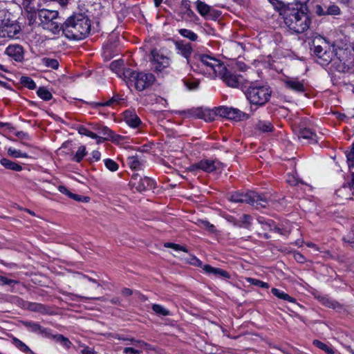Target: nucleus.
Listing matches in <instances>:
<instances>
[{"label": "nucleus", "mask_w": 354, "mask_h": 354, "mask_svg": "<svg viewBox=\"0 0 354 354\" xmlns=\"http://www.w3.org/2000/svg\"><path fill=\"white\" fill-rule=\"evenodd\" d=\"M203 270L205 271L208 274H212L216 277H221L223 279H230V274L221 268H214L210 265H205L203 268Z\"/></svg>", "instance_id": "obj_24"}, {"label": "nucleus", "mask_w": 354, "mask_h": 354, "mask_svg": "<svg viewBox=\"0 0 354 354\" xmlns=\"http://www.w3.org/2000/svg\"><path fill=\"white\" fill-rule=\"evenodd\" d=\"M175 49L177 54L181 55L186 59L187 66H190L192 62L191 55L193 53L192 44L183 40H174Z\"/></svg>", "instance_id": "obj_13"}, {"label": "nucleus", "mask_w": 354, "mask_h": 354, "mask_svg": "<svg viewBox=\"0 0 354 354\" xmlns=\"http://www.w3.org/2000/svg\"><path fill=\"white\" fill-rule=\"evenodd\" d=\"M18 281L13 279H8L7 277L0 275V286H12L14 284H17Z\"/></svg>", "instance_id": "obj_59"}, {"label": "nucleus", "mask_w": 354, "mask_h": 354, "mask_svg": "<svg viewBox=\"0 0 354 354\" xmlns=\"http://www.w3.org/2000/svg\"><path fill=\"white\" fill-rule=\"evenodd\" d=\"M229 200L236 203H247L257 209L266 207L268 204V199L264 195L254 192H235L230 194Z\"/></svg>", "instance_id": "obj_4"}, {"label": "nucleus", "mask_w": 354, "mask_h": 354, "mask_svg": "<svg viewBox=\"0 0 354 354\" xmlns=\"http://www.w3.org/2000/svg\"><path fill=\"white\" fill-rule=\"evenodd\" d=\"M122 75H123V77L124 79L127 81V82H134L135 80H136V75L138 73V72L136 71H133L131 68H124L122 69Z\"/></svg>", "instance_id": "obj_36"}, {"label": "nucleus", "mask_w": 354, "mask_h": 354, "mask_svg": "<svg viewBox=\"0 0 354 354\" xmlns=\"http://www.w3.org/2000/svg\"><path fill=\"white\" fill-rule=\"evenodd\" d=\"M196 8L198 12L203 17L207 16L209 13L210 6L203 1H198L196 2Z\"/></svg>", "instance_id": "obj_41"}, {"label": "nucleus", "mask_w": 354, "mask_h": 354, "mask_svg": "<svg viewBox=\"0 0 354 354\" xmlns=\"http://www.w3.org/2000/svg\"><path fill=\"white\" fill-rule=\"evenodd\" d=\"M133 291L128 288H124L121 290V294L126 297H130L133 295Z\"/></svg>", "instance_id": "obj_63"}, {"label": "nucleus", "mask_w": 354, "mask_h": 354, "mask_svg": "<svg viewBox=\"0 0 354 354\" xmlns=\"http://www.w3.org/2000/svg\"><path fill=\"white\" fill-rule=\"evenodd\" d=\"M245 93L251 104L263 106L270 100L272 91L264 86L250 85Z\"/></svg>", "instance_id": "obj_5"}, {"label": "nucleus", "mask_w": 354, "mask_h": 354, "mask_svg": "<svg viewBox=\"0 0 354 354\" xmlns=\"http://www.w3.org/2000/svg\"><path fill=\"white\" fill-rule=\"evenodd\" d=\"M151 62L156 72H162L170 65V58L160 53L158 50L151 51Z\"/></svg>", "instance_id": "obj_11"}, {"label": "nucleus", "mask_w": 354, "mask_h": 354, "mask_svg": "<svg viewBox=\"0 0 354 354\" xmlns=\"http://www.w3.org/2000/svg\"><path fill=\"white\" fill-rule=\"evenodd\" d=\"M12 343L13 344L19 348L20 351L24 352V353H32L31 350L29 348V347L24 344L23 342H21L20 339H19L17 337L12 338Z\"/></svg>", "instance_id": "obj_45"}, {"label": "nucleus", "mask_w": 354, "mask_h": 354, "mask_svg": "<svg viewBox=\"0 0 354 354\" xmlns=\"http://www.w3.org/2000/svg\"><path fill=\"white\" fill-rule=\"evenodd\" d=\"M124 99L119 95H113L111 99L106 102H91L89 104L91 106L95 109H98L100 107L103 106H110L113 104H119Z\"/></svg>", "instance_id": "obj_22"}, {"label": "nucleus", "mask_w": 354, "mask_h": 354, "mask_svg": "<svg viewBox=\"0 0 354 354\" xmlns=\"http://www.w3.org/2000/svg\"><path fill=\"white\" fill-rule=\"evenodd\" d=\"M187 113L192 118L203 119L207 122L214 120L209 111L208 109H203L201 107L190 109L187 111Z\"/></svg>", "instance_id": "obj_19"}, {"label": "nucleus", "mask_w": 354, "mask_h": 354, "mask_svg": "<svg viewBox=\"0 0 354 354\" xmlns=\"http://www.w3.org/2000/svg\"><path fill=\"white\" fill-rule=\"evenodd\" d=\"M50 338H53L56 342L61 343L66 348H69L72 345L71 341L67 337H65L64 335L61 334H57L55 335L51 334Z\"/></svg>", "instance_id": "obj_40"}, {"label": "nucleus", "mask_w": 354, "mask_h": 354, "mask_svg": "<svg viewBox=\"0 0 354 354\" xmlns=\"http://www.w3.org/2000/svg\"><path fill=\"white\" fill-rule=\"evenodd\" d=\"M221 162L216 160L203 159L187 167V171L196 174L199 171L212 173L219 169Z\"/></svg>", "instance_id": "obj_9"}, {"label": "nucleus", "mask_w": 354, "mask_h": 354, "mask_svg": "<svg viewBox=\"0 0 354 354\" xmlns=\"http://www.w3.org/2000/svg\"><path fill=\"white\" fill-rule=\"evenodd\" d=\"M184 85L186 86V88L189 91L196 90L200 84V81L196 80L194 81H190V80H184Z\"/></svg>", "instance_id": "obj_53"}, {"label": "nucleus", "mask_w": 354, "mask_h": 354, "mask_svg": "<svg viewBox=\"0 0 354 354\" xmlns=\"http://www.w3.org/2000/svg\"><path fill=\"white\" fill-rule=\"evenodd\" d=\"M111 337L114 339H117L119 340L131 342L134 346L138 347H143L148 346V344L146 342L142 340L135 339L134 338L129 337L118 333H113L111 335Z\"/></svg>", "instance_id": "obj_27"}, {"label": "nucleus", "mask_w": 354, "mask_h": 354, "mask_svg": "<svg viewBox=\"0 0 354 354\" xmlns=\"http://www.w3.org/2000/svg\"><path fill=\"white\" fill-rule=\"evenodd\" d=\"M247 281L250 283H251V284H252L254 286H259V287L263 288H269V285H268V283L262 281H261L259 279H253V278H248Z\"/></svg>", "instance_id": "obj_54"}, {"label": "nucleus", "mask_w": 354, "mask_h": 354, "mask_svg": "<svg viewBox=\"0 0 354 354\" xmlns=\"http://www.w3.org/2000/svg\"><path fill=\"white\" fill-rule=\"evenodd\" d=\"M37 94L41 99L45 101H48L53 97L51 93L45 87H39L37 91Z\"/></svg>", "instance_id": "obj_42"}, {"label": "nucleus", "mask_w": 354, "mask_h": 354, "mask_svg": "<svg viewBox=\"0 0 354 354\" xmlns=\"http://www.w3.org/2000/svg\"><path fill=\"white\" fill-rule=\"evenodd\" d=\"M130 185L138 192H142L147 190L153 189L156 188V182L151 178L140 176L136 173L131 176Z\"/></svg>", "instance_id": "obj_7"}, {"label": "nucleus", "mask_w": 354, "mask_h": 354, "mask_svg": "<svg viewBox=\"0 0 354 354\" xmlns=\"http://www.w3.org/2000/svg\"><path fill=\"white\" fill-rule=\"evenodd\" d=\"M71 280L74 284L79 285L82 284L84 282L85 280H88L91 282H93L97 285V287L100 286V284L98 281L94 279H92L85 274H83L80 272H75L71 276Z\"/></svg>", "instance_id": "obj_26"}, {"label": "nucleus", "mask_w": 354, "mask_h": 354, "mask_svg": "<svg viewBox=\"0 0 354 354\" xmlns=\"http://www.w3.org/2000/svg\"><path fill=\"white\" fill-rule=\"evenodd\" d=\"M216 115L236 121L244 120L248 118V115L238 109L220 106L216 108Z\"/></svg>", "instance_id": "obj_10"}, {"label": "nucleus", "mask_w": 354, "mask_h": 354, "mask_svg": "<svg viewBox=\"0 0 354 354\" xmlns=\"http://www.w3.org/2000/svg\"><path fill=\"white\" fill-rule=\"evenodd\" d=\"M321 302L324 306L333 309H337L341 307L337 301L325 297H322Z\"/></svg>", "instance_id": "obj_43"}, {"label": "nucleus", "mask_w": 354, "mask_h": 354, "mask_svg": "<svg viewBox=\"0 0 354 354\" xmlns=\"http://www.w3.org/2000/svg\"><path fill=\"white\" fill-rule=\"evenodd\" d=\"M221 71V73H218L216 77H219L228 86L243 88V84H245V82L242 75L230 72L227 69L225 65L224 70Z\"/></svg>", "instance_id": "obj_8"}, {"label": "nucleus", "mask_w": 354, "mask_h": 354, "mask_svg": "<svg viewBox=\"0 0 354 354\" xmlns=\"http://www.w3.org/2000/svg\"><path fill=\"white\" fill-rule=\"evenodd\" d=\"M252 221V217L249 214H243L239 219V223H235V226L245 229H250Z\"/></svg>", "instance_id": "obj_30"}, {"label": "nucleus", "mask_w": 354, "mask_h": 354, "mask_svg": "<svg viewBox=\"0 0 354 354\" xmlns=\"http://www.w3.org/2000/svg\"><path fill=\"white\" fill-rule=\"evenodd\" d=\"M20 84L28 89L33 90L36 88V84L34 80L28 76H21L19 80Z\"/></svg>", "instance_id": "obj_37"}, {"label": "nucleus", "mask_w": 354, "mask_h": 354, "mask_svg": "<svg viewBox=\"0 0 354 354\" xmlns=\"http://www.w3.org/2000/svg\"><path fill=\"white\" fill-rule=\"evenodd\" d=\"M21 323L29 332L37 333L44 337H51L50 329L41 326L37 322L32 321H21Z\"/></svg>", "instance_id": "obj_16"}, {"label": "nucleus", "mask_w": 354, "mask_h": 354, "mask_svg": "<svg viewBox=\"0 0 354 354\" xmlns=\"http://www.w3.org/2000/svg\"><path fill=\"white\" fill-rule=\"evenodd\" d=\"M28 310L32 312L45 313L46 311V306L41 304L27 301L24 306Z\"/></svg>", "instance_id": "obj_32"}, {"label": "nucleus", "mask_w": 354, "mask_h": 354, "mask_svg": "<svg viewBox=\"0 0 354 354\" xmlns=\"http://www.w3.org/2000/svg\"><path fill=\"white\" fill-rule=\"evenodd\" d=\"M0 163L6 169H10L12 171H20L22 170V167L18 163L13 162L9 159L3 158L0 160Z\"/></svg>", "instance_id": "obj_29"}, {"label": "nucleus", "mask_w": 354, "mask_h": 354, "mask_svg": "<svg viewBox=\"0 0 354 354\" xmlns=\"http://www.w3.org/2000/svg\"><path fill=\"white\" fill-rule=\"evenodd\" d=\"M191 70L197 73L216 77L221 70H224V64L210 55L196 53L189 66Z\"/></svg>", "instance_id": "obj_3"}, {"label": "nucleus", "mask_w": 354, "mask_h": 354, "mask_svg": "<svg viewBox=\"0 0 354 354\" xmlns=\"http://www.w3.org/2000/svg\"><path fill=\"white\" fill-rule=\"evenodd\" d=\"M326 13H327V15H338L341 13V11L337 6L333 4L328 7Z\"/></svg>", "instance_id": "obj_57"}, {"label": "nucleus", "mask_w": 354, "mask_h": 354, "mask_svg": "<svg viewBox=\"0 0 354 354\" xmlns=\"http://www.w3.org/2000/svg\"><path fill=\"white\" fill-rule=\"evenodd\" d=\"M86 154L87 151L85 146H80L76 153L71 158V160L76 162H80Z\"/></svg>", "instance_id": "obj_39"}, {"label": "nucleus", "mask_w": 354, "mask_h": 354, "mask_svg": "<svg viewBox=\"0 0 354 354\" xmlns=\"http://www.w3.org/2000/svg\"><path fill=\"white\" fill-rule=\"evenodd\" d=\"M124 65V62L122 60H115L111 63L110 68L112 71H115L116 73H121L122 72V68Z\"/></svg>", "instance_id": "obj_51"}, {"label": "nucleus", "mask_w": 354, "mask_h": 354, "mask_svg": "<svg viewBox=\"0 0 354 354\" xmlns=\"http://www.w3.org/2000/svg\"><path fill=\"white\" fill-rule=\"evenodd\" d=\"M271 292L274 296H276L279 299H283L285 301H288L290 303H292L295 305H297V306L299 305L296 302V299L295 298L290 297L289 295L286 294V292H284L282 290H280L279 289L273 288H272Z\"/></svg>", "instance_id": "obj_28"}, {"label": "nucleus", "mask_w": 354, "mask_h": 354, "mask_svg": "<svg viewBox=\"0 0 354 354\" xmlns=\"http://www.w3.org/2000/svg\"><path fill=\"white\" fill-rule=\"evenodd\" d=\"M78 133L81 135L88 136L93 139H101V136H98L96 133H93V131H89L88 129H87L86 127H84L83 126H80L78 128Z\"/></svg>", "instance_id": "obj_48"}, {"label": "nucleus", "mask_w": 354, "mask_h": 354, "mask_svg": "<svg viewBox=\"0 0 354 354\" xmlns=\"http://www.w3.org/2000/svg\"><path fill=\"white\" fill-rule=\"evenodd\" d=\"M313 344L316 347L324 351L327 354H334L335 353L334 350L331 347L328 346L327 344L322 342L319 340H317V339L314 340Z\"/></svg>", "instance_id": "obj_46"}, {"label": "nucleus", "mask_w": 354, "mask_h": 354, "mask_svg": "<svg viewBox=\"0 0 354 354\" xmlns=\"http://www.w3.org/2000/svg\"><path fill=\"white\" fill-rule=\"evenodd\" d=\"M60 292L64 295H68L72 296L73 298L72 299L73 301H77V299L80 300H88V299H94V300H100L102 301H106V299L104 297H88L84 296H81L78 295H74L70 292H67L66 291H60Z\"/></svg>", "instance_id": "obj_34"}, {"label": "nucleus", "mask_w": 354, "mask_h": 354, "mask_svg": "<svg viewBox=\"0 0 354 354\" xmlns=\"http://www.w3.org/2000/svg\"><path fill=\"white\" fill-rule=\"evenodd\" d=\"M337 197L342 200H349L354 195V173L351 174V179L350 181L344 183L341 187L335 192Z\"/></svg>", "instance_id": "obj_17"}, {"label": "nucleus", "mask_w": 354, "mask_h": 354, "mask_svg": "<svg viewBox=\"0 0 354 354\" xmlns=\"http://www.w3.org/2000/svg\"><path fill=\"white\" fill-rule=\"evenodd\" d=\"M70 198L79 202H88L89 201V198L87 196H82L73 193L70 195Z\"/></svg>", "instance_id": "obj_60"}, {"label": "nucleus", "mask_w": 354, "mask_h": 354, "mask_svg": "<svg viewBox=\"0 0 354 354\" xmlns=\"http://www.w3.org/2000/svg\"><path fill=\"white\" fill-rule=\"evenodd\" d=\"M295 132L300 140H306L308 143H317L318 142V137L315 132L310 128L305 127L301 123L297 127Z\"/></svg>", "instance_id": "obj_14"}, {"label": "nucleus", "mask_w": 354, "mask_h": 354, "mask_svg": "<svg viewBox=\"0 0 354 354\" xmlns=\"http://www.w3.org/2000/svg\"><path fill=\"white\" fill-rule=\"evenodd\" d=\"M41 64L47 68L57 70L59 68V62L56 59L44 57L41 59Z\"/></svg>", "instance_id": "obj_35"}, {"label": "nucleus", "mask_w": 354, "mask_h": 354, "mask_svg": "<svg viewBox=\"0 0 354 354\" xmlns=\"http://www.w3.org/2000/svg\"><path fill=\"white\" fill-rule=\"evenodd\" d=\"M312 43L313 52L318 57H321L324 51L328 48L326 40L321 36L316 37Z\"/></svg>", "instance_id": "obj_21"}, {"label": "nucleus", "mask_w": 354, "mask_h": 354, "mask_svg": "<svg viewBox=\"0 0 354 354\" xmlns=\"http://www.w3.org/2000/svg\"><path fill=\"white\" fill-rule=\"evenodd\" d=\"M25 50L19 44H10L7 46L5 53L12 60L22 63L24 61Z\"/></svg>", "instance_id": "obj_18"}, {"label": "nucleus", "mask_w": 354, "mask_h": 354, "mask_svg": "<svg viewBox=\"0 0 354 354\" xmlns=\"http://www.w3.org/2000/svg\"><path fill=\"white\" fill-rule=\"evenodd\" d=\"M256 129L263 133H268L272 131L273 126L270 121L259 120L256 124Z\"/></svg>", "instance_id": "obj_33"}, {"label": "nucleus", "mask_w": 354, "mask_h": 354, "mask_svg": "<svg viewBox=\"0 0 354 354\" xmlns=\"http://www.w3.org/2000/svg\"><path fill=\"white\" fill-rule=\"evenodd\" d=\"M308 8L302 3L283 6L280 10L285 24L296 33L307 30L311 24V19L307 12Z\"/></svg>", "instance_id": "obj_1"}, {"label": "nucleus", "mask_w": 354, "mask_h": 354, "mask_svg": "<svg viewBox=\"0 0 354 354\" xmlns=\"http://www.w3.org/2000/svg\"><path fill=\"white\" fill-rule=\"evenodd\" d=\"M293 257L294 259L300 263H304L306 261L304 256L298 252H294Z\"/></svg>", "instance_id": "obj_62"}, {"label": "nucleus", "mask_w": 354, "mask_h": 354, "mask_svg": "<svg viewBox=\"0 0 354 354\" xmlns=\"http://www.w3.org/2000/svg\"><path fill=\"white\" fill-rule=\"evenodd\" d=\"M38 16L44 28L50 29L54 32L62 29L61 26L55 21L58 16L57 11L43 9L39 11Z\"/></svg>", "instance_id": "obj_6"}, {"label": "nucleus", "mask_w": 354, "mask_h": 354, "mask_svg": "<svg viewBox=\"0 0 354 354\" xmlns=\"http://www.w3.org/2000/svg\"><path fill=\"white\" fill-rule=\"evenodd\" d=\"M197 225L209 232L214 233L216 232L215 226L210 223L208 221L206 220H198Z\"/></svg>", "instance_id": "obj_44"}, {"label": "nucleus", "mask_w": 354, "mask_h": 354, "mask_svg": "<svg viewBox=\"0 0 354 354\" xmlns=\"http://www.w3.org/2000/svg\"><path fill=\"white\" fill-rule=\"evenodd\" d=\"M91 21L85 12H74L61 25L63 34L70 39L81 40L90 33Z\"/></svg>", "instance_id": "obj_2"}, {"label": "nucleus", "mask_w": 354, "mask_h": 354, "mask_svg": "<svg viewBox=\"0 0 354 354\" xmlns=\"http://www.w3.org/2000/svg\"><path fill=\"white\" fill-rule=\"evenodd\" d=\"M8 154L14 157V158H28V156L26 153H22L19 150H17L12 147H10L8 149Z\"/></svg>", "instance_id": "obj_52"}, {"label": "nucleus", "mask_w": 354, "mask_h": 354, "mask_svg": "<svg viewBox=\"0 0 354 354\" xmlns=\"http://www.w3.org/2000/svg\"><path fill=\"white\" fill-rule=\"evenodd\" d=\"M333 57V51L329 48L328 50L327 49L325 50L319 58L323 61L322 64H328L332 61Z\"/></svg>", "instance_id": "obj_47"}, {"label": "nucleus", "mask_w": 354, "mask_h": 354, "mask_svg": "<svg viewBox=\"0 0 354 354\" xmlns=\"http://www.w3.org/2000/svg\"><path fill=\"white\" fill-rule=\"evenodd\" d=\"M37 0H22V5L26 10L32 11L35 9V3Z\"/></svg>", "instance_id": "obj_58"}, {"label": "nucleus", "mask_w": 354, "mask_h": 354, "mask_svg": "<svg viewBox=\"0 0 354 354\" xmlns=\"http://www.w3.org/2000/svg\"><path fill=\"white\" fill-rule=\"evenodd\" d=\"M284 84L288 88L294 91L299 93H303L305 91L303 82H300L297 79L289 78L285 80Z\"/></svg>", "instance_id": "obj_25"}, {"label": "nucleus", "mask_w": 354, "mask_h": 354, "mask_svg": "<svg viewBox=\"0 0 354 354\" xmlns=\"http://www.w3.org/2000/svg\"><path fill=\"white\" fill-rule=\"evenodd\" d=\"M178 32L181 36L192 41H195L198 39V35L191 30L181 28L178 30Z\"/></svg>", "instance_id": "obj_38"}, {"label": "nucleus", "mask_w": 354, "mask_h": 354, "mask_svg": "<svg viewBox=\"0 0 354 354\" xmlns=\"http://www.w3.org/2000/svg\"><path fill=\"white\" fill-rule=\"evenodd\" d=\"M104 165L106 167L111 171H115L118 169V165L111 159H105Z\"/></svg>", "instance_id": "obj_56"}, {"label": "nucleus", "mask_w": 354, "mask_h": 354, "mask_svg": "<svg viewBox=\"0 0 354 354\" xmlns=\"http://www.w3.org/2000/svg\"><path fill=\"white\" fill-rule=\"evenodd\" d=\"M155 80V76L152 73L138 72L134 81V86L137 91H142L150 87Z\"/></svg>", "instance_id": "obj_12"}, {"label": "nucleus", "mask_w": 354, "mask_h": 354, "mask_svg": "<svg viewBox=\"0 0 354 354\" xmlns=\"http://www.w3.org/2000/svg\"><path fill=\"white\" fill-rule=\"evenodd\" d=\"M123 353L124 354H141L142 351L135 349V348H131V347H126L124 348Z\"/></svg>", "instance_id": "obj_61"}, {"label": "nucleus", "mask_w": 354, "mask_h": 354, "mask_svg": "<svg viewBox=\"0 0 354 354\" xmlns=\"http://www.w3.org/2000/svg\"><path fill=\"white\" fill-rule=\"evenodd\" d=\"M165 248H169L175 250L176 251H183L185 252H188V250L186 247L180 245L179 244H176L173 243H165L164 244Z\"/></svg>", "instance_id": "obj_55"}, {"label": "nucleus", "mask_w": 354, "mask_h": 354, "mask_svg": "<svg viewBox=\"0 0 354 354\" xmlns=\"http://www.w3.org/2000/svg\"><path fill=\"white\" fill-rule=\"evenodd\" d=\"M152 310L159 315L162 316H167L170 315L169 310L165 308L159 304H153L152 305Z\"/></svg>", "instance_id": "obj_49"}, {"label": "nucleus", "mask_w": 354, "mask_h": 354, "mask_svg": "<svg viewBox=\"0 0 354 354\" xmlns=\"http://www.w3.org/2000/svg\"><path fill=\"white\" fill-rule=\"evenodd\" d=\"M352 234L353 235V237H348V239L343 238V241L348 243L352 248H354V227L352 230Z\"/></svg>", "instance_id": "obj_64"}, {"label": "nucleus", "mask_w": 354, "mask_h": 354, "mask_svg": "<svg viewBox=\"0 0 354 354\" xmlns=\"http://www.w3.org/2000/svg\"><path fill=\"white\" fill-rule=\"evenodd\" d=\"M145 160L141 156L136 155L127 158V164L131 169L134 170H140L143 168Z\"/></svg>", "instance_id": "obj_23"}, {"label": "nucleus", "mask_w": 354, "mask_h": 354, "mask_svg": "<svg viewBox=\"0 0 354 354\" xmlns=\"http://www.w3.org/2000/svg\"><path fill=\"white\" fill-rule=\"evenodd\" d=\"M20 30V26L15 21H3L0 26V37L14 38Z\"/></svg>", "instance_id": "obj_15"}, {"label": "nucleus", "mask_w": 354, "mask_h": 354, "mask_svg": "<svg viewBox=\"0 0 354 354\" xmlns=\"http://www.w3.org/2000/svg\"><path fill=\"white\" fill-rule=\"evenodd\" d=\"M100 133L105 136L104 139L111 140L113 142H118L121 138L120 136L115 134L113 131L106 127H103L101 129Z\"/></svg>", "instance_id": "obj_31"}, {"label": "nucleus", "mask_w": 354, "mask_h": 354, "mask_svg": "<svg viewBox=\"0 0 354 354\" xmlns=\"http://www.w3.org/2000/svg\"><path fill=\"white\" fill-rule=\"evenodd\" d=\"M125 122L132 128H137L141 124V120L134 111L127 110L124 112Z\"/></svg>", "instance_id": "obj_20"}, {"label": "nucleus", "mask_w": 354, "mask_h": 354, "mask_svg": "<svg viewBox=\"0 0 354 354\" xmlns=\"http://www.w3.org/2000/svg\"><path fill=\"white\" fill-rule=\"evenodd\" d=\"M347 163L349 169L354 167V142L349 151L346 152Z\"/></svg>", "instance_id": "obj_50"}]
</instances>
